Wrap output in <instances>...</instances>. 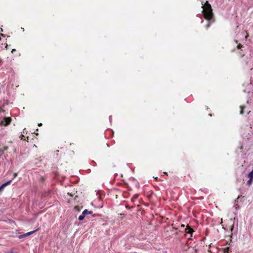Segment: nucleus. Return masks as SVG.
<instances>
[{
    "instance_id": "nucleus-2",
    "label": "nucleus",
    "mask_w": 253,
    "mask_h": 253,
    "mask_svg": "<svg viewBox=\"0 0 253 253\" xmlns=\"http://www.w3.org/2000/svg\"><path fill=\"white\" fill-rule=\"evenodd\" d=\"M11 121V119L10 117H4L1 121V124L5 126H7L10 124Z\"/></svg>"
},
{
    "instance_id": "nucleus-4",
    "label": "nucleus",
    "mask_w": 253,
    "mask_h": 253,
    "mask_svg": "<svg viewBox=\"0 0 253 253\" xmlns=\"http://www.w3.org/2000/svg\"><path fill=\"white\" fill-rule=\"evenodd\" d=\"M185 231L186 234H189L190 235V237H192V234L194 231L190 226H187L186 228L185 229Z\"/></svg>"
},
{
    "instance_id": "nucleus-18",
    "label": "nucleus",
    "mask_w": 253,
    "mask_h": 253,
    "mask_svg": "<svg viewBox=\"0 0 253 253\" xmlns=\"http://www.w3.org/2000/svg\"><path fill=\"white\" fill-rule=\"evenodd\" d=\"M38 126H42V123L39 124Z\"/></svg>"
},
{
    "instance_id": "nucleus-6",
    "label": "nucleus",
    "mask_w": 253,
    "mask_h": 253,
    "mask_svg": "<svg viewBox=\"0 0 253 253\" xmlns=\"http://www.w3.org/2000/svg\"><path fill=\"white\" fill-rule=\"evenodd\" d=\"M239 198H240V196H238V197H237V198L235 200V203H234V204H235V210H236V211L239 210V209H240L239 206L238 205V204H237V203H238V199H239Z\"/></svg>"
},
{
    "instance_id": "nucleus-17",
    "label": "nucleus",
    "mask_w": 253,
    "mask_h": 253,
    "mask_svg": "<svg viewBox=\"0 0 253 253\" xmlns=\"http://www.w3.org/2000/svg\"><path fill=\"white\" fill-rule=\"evenodd\" d=\"M13 176H14V177H15L17 176V173H15L14 174V175H13Z\"/></svg>"
},
{
    "instance_id": "nucleus-9",
    "label": "nucleus",
    "mask_w": 253,
    "mask_h": 253,
    "mask_svg": "<svg viewBox=\"0 0 253 253\" xmlns=\"http://www.w3.org/2000/svg\"><path fill=\"white\" fill-rule=\"evenodd\" d=\"M253 179H249L248 181L247 182V184L249 186H250L252 183H253Z\"/></svg>"
},
{
    "instance_id": "nucleus-5",
    "label": "nucleus",
    "mask_w": 253,
    "mask_h": 253,
    "mask_svg": "<svg viewBox=\"0 0 253 253\" xmlns=\"http://www.w3.org/2000/svg\"><path fill=\"white\" fill-rule=\"evenodd\" d=\"M11 182V180H9L5 183H4L3 184H2L1 186H0V192H1L3 188L7 185H8V184H9Z\"/></svg>"
},
{
    "instance_id": "nucleus-25",
    "label": "nucleus",
    "mask_w": 253,
    "mask_h": 253,
    "mask_svg": "<svg viewBox=\"0 0 253 253\" xmlns=\"http://www.w3.org/2000/svg\"><path fill=\"white\" fill-rule=\"evenodd\" d=\"M9 253H13V252H10Z\"/></svg>"
},
{
    "instance_id": "nucleus-7",
    "label": "nucleus",
    "mask_w": 253,
    "mask_h": 253,
    "mask_svg": "<svg viewBox=\"0 0 253 253\" xmlns=\"http://www.w3.org/2000/svg\"><path fill=\"white\" fill-rule=\"evenodd\" d=\"M248 177L249 178V179H253V170L249 172V173L248 174Z\"/></svg>"
},
{
    "instance_id": "nucleus-12",
    "label": "nucleus",
    "mask_w": 253,
    "mask_h": 253,
    "mask_svg": "<svg viewBox=\"0 0 253 253\" xmlns=\"http://www.w3.org/2000/svg\"><path fill=\"white\" fill-rule=\"evenodd\" d=\"M241 47H242V45H241V44H239V45H238L237 46V47L238 48H240Z\"/></svg>"
},
{
    "instance_id": "nucleus-19",
    "label": "nucleus",
    "mask_w": 253,
    "mask_h": 253,
    "mask_svg": "<svg viewBox=\"0 0 253 253\" xmlns=\"http://www.w3.org/2000/svg\"><path fill=\"white\" fill-rule=\"evenodd\" d=\"M7 147H4V150H7Z\"/></svg>"
},
{
    "instance_id": "nucleus-22",
    "label": "nucleus",
    "mask_w": 253,
    "mask_h": 253,
    "mask_svg": "<svg viewBox=\"0 0 253 253\" xmlns=\"http://www.w3.org/2000/svg\"><path fill=\"white\" fill-rule=\"evenodd\" d=\"M181 226L184 227V225H183V224H182V225H181Z\"/></svg>"
},
{
    "instance_id": "nucleus-14",
    "label": "nucleus",
    "mask_w": 253,
    "mask_h": 253,
    "mask_svg": "<svg viewBox=\"0 0 253 253\" xmlns=\"http://www.w3.org/2000/svg\"><path fill=\"white\" fill-rule=\"evenodd\" d=\"M210 26V24L209 23L207 25L206 28L208 29Z\"/></svg>"
},
{
    "instance_id": "nucleus-21",
    "label": "nucleus",
    "mask_w": 253,
    "mask_h": 253,
    "mask_svg": "<svg viewBox=\"0 0 253 253\" xmlns=\"http://www.w3.org/2000/svg\"><path fill=\"white\" fill-rule=\"evenodd\" d=\"M7 46H8V44H6L5 47L7 48Z\"/></svg>"
},
{
    "instance_id": "nucleus-13",
    "label": "nucleus",
    "mask_w": 253,
    "mask_h": 253,
    "mask_svg": "<svg viewBox=\"0 0 253 253\" xmlns=\"http://www.w3.org/2000/svg\"><path fill=\"white\" fill-rule=\"evenodd\" d=\"M75 210H77V211H80L79 207H77V206H76V207H75Z\"/></svg>"
},
{
    "instance_id": "nucleus-20",
    "label": "nucleus",
    "mask_w": 253,
    "mask_h": 253,
    "mask_svg": "<svg viewBox=\"0 0 253 253\" xmlns=\"http://www.w3.org/2000/svg\"><path fill=\"white\" fill-rule=\"evenodd\" d=\"M0 35H1V36H4V35H3V34H0Z\"/></svg>"
},
{
    "instance_id": "nucleus-23",
    "label": "nucleus",
    "mask_w": 253,
    "mask_h": 253,
    "mask_svg": "<svg viewBox=\"0 0 253 253\" xmlns=\"http://www.w3.org/2000/svg\"><path fill=\"white\" fill-rule=\"evenodd\" d=\"M233 229V227L232 226V228H231V230H232Z\"/></svg>"
},
{
    "instance_id": "nucleus-16",
    "label": "nucleus",
    "mask_w": 253,
    "mask_h": 253,
    "mask_svg": "<svg viewBox=\"0 0 253 253\" xmlns=\"http://www.w3.org/2000/svg\"><path fill=\"white\" fill-rule=\"evenodd\" d=\"M16 51V49H13L11 51V52L12 53H13L14 51Z\"/></svg>"
},
{
    "instance_id": "nucleus-24",
    "label": "nucleus",
    "mask_w": 253,
    "mask_h": 253,
    "mask_svg": "<svg viewBox=\"0 0 253 253\" xmlns=\"http://www.w3.org/2000/svg\"><path fill=\"white\" fill-rule=\"evenodd\" d=\"M92 216H93V217L95 216V214H93V215H92Z\"/></svg>"
},
{
    "instance_id": "nucleus-10",
    "label": "nucleus",
    "mask_w": 253,
    "mask_h": 253,
    "mask_svg": "<svg viewBox=\"0 0 253 253\" xmlns=\"http://www.w3.org/2000/svg\"><path fill=\"white\" fill-rule=\"evenodd\" d=\"M85 217V215H84L83 213L80 215L79 216V220H83Z\"/></svg>"
},
{
    "instance_id": "nucleus-1",
    "label": "nucleus",
    "mask_w": 253,
    "mask_h": 253,
    "mask_svg": "<svg viewBox=\"0 0 253 253\" xmlns=\"http://www.w3.org/2000/svg\"><path fill=\"white\" fill-rule=\"evenodd\" d=\"M204 15L205 18L209 20H211L212 18V13L211 9L205 10L204 9Z\"/></svg>"
},
{
    "instance_id": "nucleus-15",
    "label": "nucleus",
    "mask_w": 253,
    "mask_h": 253,
    "mask_svg": "<svg viewBox=\"0 0 253 253\" xmlns=\"http://www.w3.org/2000/svg\"><path fill=\"white\" fill-rule=\"evenodd\" d=\"M93 213V212L92 211H89V212H88V214H92Z\"/></svg>"
},
{
    "instance_id": "nucleus-8",
    "label": "nucleus",
    "mask_w": 253,
    "mask_h": 253,
    "mask_svg": "<svg viewBox=\"0 0 253 253\" xmlns=\"http://www.w3.org/2000/svg\"><path fill=\"white\" fill-rule=\"evenodd\" d=\"M245 108V106H240V109H241V110H240V114H243L244 113V109Z\"/></svg>"
},
{
    "instance_id": "nucleus-11",
    "label": "nucleus",
    "mask_w": 253,
    "mask_h": 253,
    "mask_svg": "<svg viewBox=\"0 0 253 253\" xmlns=\"http://www.w3.org/2000/svg\"><path fill=\"white\" fill-rule=\"evenodd\" d=\"M88 212H89V211L85 209L84 210L83 212H82V213L84 215H86L87 214H88Z\"/></svg>"
},
{
    "instance_id": "nucleus-3",
    "label": "nucleus",
    "mask_w": 253,
    "mask_h": 253,
    "mask_svg": "<svg viewBox=\"0 0 253 253\" xmlns=\"http://www.w3.org/2000/svg\"><path fill=\"white\" fill-rule=\"evenodd\" d=\"M38 230V229H36V230H35L34 231H31V232H29L28 233H25V234H22V235H20L18 236V238L19 239H22L23 238H25V237H26L28 236H30L31 235H32V234H33L34 233H35V232H36Z\"/></svg>"
}]
</instances>
